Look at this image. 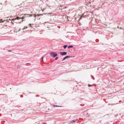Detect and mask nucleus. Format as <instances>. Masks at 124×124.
<instances>
[{
	"instance_id": "2eb2a0df",
	"label": "nucleus",
	"mask_w": 124,
	"mask_h": 124,
	"mask_svg": "<svg viewBox=\"0 0 124 124\" xmlns=\"http://www.w3.org/2000/svg\"><path fill=\"white\" fill-rule=\"evenodd\" d=\"M96 41L97 42H98L99 41V40L98 39H97L96 40Z\"/></svg>"
},
{
	"instance_id": "0eeeda50",
	"label": "nucleus",
	"mask_w": 124,
	"mask_h": 124,
	"mask_svg": "<svg viewBox=\"0 0 124 124\" xmlns=\"http://www.w3.org/2000/svg\"><path fill=\"white\" fill-rule=\"evenodd\" d=\"M68 46V45H64V46H63V48L64 49H66V47H67V46Z\"/></svg>"
},
{
	"instance_id": "39448f33",
	"label": "nucleus",
	"mask_w": 124,
	"mask_h": 124,
	"mask_svg": "<svg viewBox=\"0 0 124 124\" xmlns=\"http://www.w3.org/2000/svg\"><path fill=\"white\" fill-rule=\"evenodd\" d=\"M77 120H72L70 122L71 123H75L76 122V121Z\"/></svg>"
},
{
	"instance_id": "412c9836",
	"label": "nucleus",
	"mask_w": 124,
	"mask_h": 124,
	"mask_svg": "<svg viewBox=\"0 0 124 124\" xmlns=\"http://www.w3.org/2000/svg\"><path fill=\"white\" fill-rule=\"evenodd\" d=\"M0 4H2V3H0Z\"/></svg>"
},
{
	"instance_id": "dca6fc26",
	"label": "nucleus",
	"mask_w": 124,
	"mask_h": 124,
	"mask_svg": "<svg viewBox=\"0 0 124 124\" xmlns=\"http://www.w3.org/2000/svg\"><path fill=\"white\" fill-rule=\"evenodd\" d=\"M8 52H11V50H8Z\"/></svg>"
},
{
	"instance_id": "9d476101",
	"label": "nucleus",
	"mask_w": 124,
	"mask_h": 124,
	"mask_svg": "<svg viewBox=\"0 0 124 124\" xmlns=\"http://www.w3.org/2000/svg\"><path fill=\"white\" fill-rule=\"evenodd\" d=\"M43 58L44 57H42L41 58L40 60L41 61H43Z\"/></svg>"
},
{
	"instance_id": "6ab92c4d",
	"label": "nucleus",
	"mask_w": 124,
	"mask_h": 124,
	"mask_svg": "<svg viewBox=\"0 0 124 124\" xmlns=\"http://www.w3.org/2000/svg\"><path fill=\"white\" fill-rule=\"evenodd\" d=\"M84 105V104H80V105H81L83 106V105Z\"/></svg>"
},
{
	"instance_id": "f03ea898",
	"label": "nucleus",
	"mask_w": 124,
	"mask_h": 124,
	"mask_svg": "<svg viewBox=\"0 0 124 124\" xmlns=\"http://www.w3.org/2000/svg\"><path fill=\"white\" fill-rule=\"evenodd\" d=\"M50 56L53 57H55L57 56V53L54 52H51L50 53Z\"/></svg>"
},
{
	"instance_id": "423d86ee",
	"label": "nucleus",
	"mask_w": 124,
	"mask_h": 124,
	"mask_svg": "<svg viewBox=\"0 0 124 124\" xmlns=\"http://www.w3.org/2000/svg\"><path fill=\"white\" fill-rule=\"evenodd\" d=\"M73 47V46L72 45H70L69 46H68V48H72Z\"/></svg>"
},
{
	"instance_id": "a211bd4d",
	"label": "nucleus",
	"mask_w": 124,
	"mask_h": 124,
	"mask_svg": "<svg viewBox=\"0 0 124 124\" xmlns=\"http://www.w3.org/2000/svg\"><path fill=\"white\" fill-rule=\"evenodd\" d=\"M33 16H34V17H35L36 16L35 15V14L33 15Z\"/></svg>"
},
{
	"instance_id": "4468645a",
	"label": "nucleus",
	"mask_w": 124,
	"mask_h": 124,
	"mask_svg": "<svg viewBox=\"0 0 124 124\" xmlns=\"http://www.w3.org/2000/svg\"><path fill=\"white\" fill-rule=\"evenodd\" d=\"M92 85H91L90 84H88V86L89 87H90L91 86H92Z\"/></svg>"
},
{
	"instance_id": "aec40b11",
	"label": "nucleus",
	"mask_w": 124,
	"mask_h": 124,
	"mask_svg": "<svg viewBox=\"0 0 124 124\" xmlns=\"http://www.w3.org/2000/svg\"><path fill=\"white\" fill-rule=\"evenodd\" d=\"M7 22H9V20H8V19H7Z\"/></svg>"
},
{
	"instance_id": "4be33fe9",
	"label": "nucleus",
	"mask_w": 124,
	"mask_h": 124,
	"mask_svg": "<svg viewBox=\"0 0 124 124\" xmlns=\"http://www.w3.org/2000/svg\"><path fill=\"white\" fill-rule=\"evenodd\" d=\"M10 20V21H11V20Z\"/></svg>"
},
{
	"instance_id": "9b49d317",
	"label": "nucleus",
	"mask_w": 124,
	"mask_h": 124,
	"mask_svg": "<svg viewBox=\"0 0 124 124\" xmlns=\"http://www.w3.org/2000/svg\"><path fill=\"white\" fill-rule=\"evenodd\" d=\"M4 22L3 20L2 19H1L0 20V23L3 22Z\"/></svg>"
},
{
	"instance_id": "ddd939ff",
	"label": "nucleus",
	"mask_w": 124,
	"mask_h": 124,
	"mask_svg": "<svg viewBox=\"0 0 124 124\" xmlns=\"http://www.w3.org/2000/svg\"><path fill=\"white\" fill-rule=\"evenodd\" d=\"M58 57H56L55 58V60H57L58 59Z\"/></svg>"
},
{
	"instance_id": "f8f14e48",
	"label": "nucleus",
	"mask_w": 124,
	"mask_h": 124,
	"mask_svg": "<svg viewBox=\"0 0 124 124\" xmlns=\"http://www.w3.org/2000/svg\"><path fill=\"white\" fill-rule=\"evenodd\" d=\"M91 76L92 77V78L93 79V80H94V77H93L92 75H91Z\"/></svg>"
},
{
	"instance_id": "f3484780",
	"label": "nucleus",
	"mask_w": 124,
	"mask_h": 124,
	"mask_svg": "<svg viewBox=\"0 0 124 124\" xmlns=\"http://www.w3.org/2000/svg\"><path fill=\"white\" fill-rule=\"evenodd\" d=\"M31 24L30 23V24H29V27H30V26H31Z\"/></svg>"
},
{
	"instance_id": "6e6552de",
	"label": "nucleus",
	"mask_w": 124,
	"mask_h": 124,
	"mask_svg": "<svg viewBox=\"0 0 124 124\" xmlns=\"http://www.w3.org/2000/svg\"><path fill=\"white\" fill-rule=\"evenodd\" d=\"M54 107H61V106H58L57 105H54L53 106Z\"/></svg>"
},
{
	"instance_id": "1a4fd4ad",
	"label": "nucleus",
	"mask_w": 124,
	"mask_h": 124,
	"mask_svg": "<svg viewBox=\"0 0 124 124\" xmlns=\"http://www.w3.org/2000/svg\"><path fill=\"white\" fill-rule=\"evenodd\" d=\"M27 27H27V26H24V28L23 29V30H24V29H26Z\"/></svg>"
},
{
	"instance_id": "7ed1b4c3",
	"label": "nucleus",
	"mask_w": 124,
	"mask_h": 124,
	"mask_svg": "<svg viewBox=\"0 0 124 124\" xmlns=\"http://www.w3.org/2000/svg\"><path fill=\"white\" fill-rule=\"evenodd\" d=\"M60 54L61 55H65L67 54V52H61L60 53Z\"/></svg>"
},
{
	"instance_id": "f257e3e1",
	"label": "nucleus",
	"mask_w": 124,
	"mask_h": 124,
	"mask_svg": "<svg viewBox=\"0 0 124 124\" xmlns=\"http://www.w3.org/2000/svg\"><path fill=\"white\" fill-rule=\"evenodd\" d=\"M24 18V16H23V17H22L21 18V17H19L18 16H17L16 18L15 19H12L11 20V23H13L12 21H15L16 20H21V21H20V22H18H18L17 21V22H16L17 23H20V22H21V21H23V19Z\"/></svg>"
},
{
	"instance_id": "20e7f679",
	"label": "nucleus",
	"mask_w": 124,
	"mask_h": 124,
	"mask_svg": "<svg viewBox=\"0 0 124 124\" xmlns=\"http://www.w3.org/2000/svg\"><path fill=\"white\" fill-rule=\"evenodd\" d=\"M70 57V56H65V57H64L63 58V60H62V61H63L64 60H65L66 59H67L68 58H69Z\"/></svg>"
}]
</instances>
